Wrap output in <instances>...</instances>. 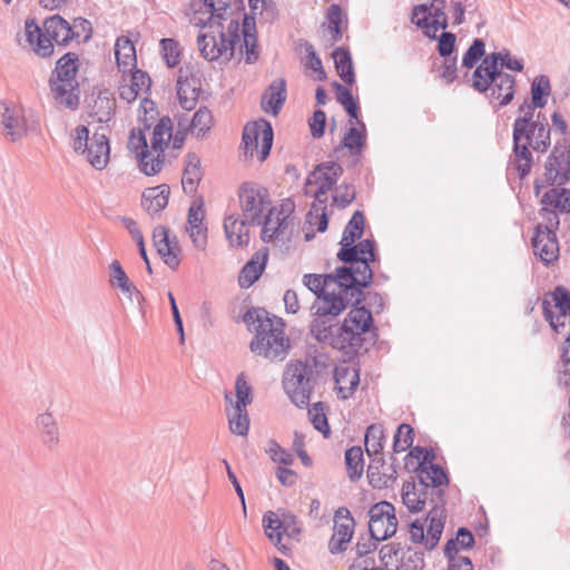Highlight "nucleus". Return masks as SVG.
<instances>
[{
	"mask_svg": "<svg viewBox=\"0 0 570 570\" xmlns=\"http://www.w3.org/2000/svg\"><path fill=\"white\" fill-rule=\"evenodd\" d=\"M115 56L117 66L122 73L131 72L136 69V48L128 37L120 36L117 38L115 43Z\"/></svg>",
	"mask_w": 570,
	"mask_h": 570,
	"instance_id": "c85d7f7f",
	"label": "nucleus"
},
{
	"mask_svg": "<svg viewBox=\"0 0 570 570\" xmlns=\"http://www.w3.org/2000/svg\"><path fill=\"white\" fill-rule=\"evenodd\" d=\"M154 246L164 263L176 271L180 264L181 248L176 236H169V229L163 225H158L153 232Z\"/></svg>",
	"mask_w": 570,
	"mask_h": 570,
	"instance_id": "a211bd4d",
	"label": "nucleus"
},
{
	"mask_svg": "<svg viewBox=\"0 0 570 570\" xmlns=\"http://www.w3.org/2000/svg\"><path fill=\"white\" fill-rule=\"evenodd\" d=\"M24 31L28 43L35 53L41 58L52 56L55 51L53 41L58 46L66 47L72 39H77L80 36L60 14L47 18L43 22V29L35 19H27Z\"/></svg>",
	"mask_w": 570,
	"mask_h": 570,
	"instance_id": "423d86ee",
	"label": "nucleus"
},
{
	"mask_svg": "<svg viewBox=\"0 0 570 570\" xmlns=\"http://www.w3.org/2000/svg\"><path fill=\"white\" fill-rule=\"evenodd\" d=\"M424 478L428 484V488H433L431 494L436 495L438 490H442L441 487H448L450 483L449 475L446 471L438 463L432 462L426 468V472H424Z\"/></svg>",
	"mask_w": 570,
	"mask_h": 570,
	"instance_id": "79ce46f5",
	"label": "nucleus"
},
{
	"mask_svg": "<svg viewBox=\"0 0 570 570\" xmlns=\"http://www.w3.org/2000/svg\"><path fill=\"white\" fill-rule=\"evenodd\" d=\"M312 364L299 360L289 362L283 373V389L289 400L299 409L307 407L315 386Z\"/></svg>",
	"mask_w": 570,
	"mask_h": 570,
	"instance_id": "6e6552de",
	"label": "nucleus"
},
{
	"mask_svg": "<svg viewBox=\"0 0 570 570\" xmlns=\"http://www.w3.org/2000/svg\"><path fill=\"white\" fill-rule=\"evenodd\" d=\"M263 528L269 541L278 543L283 535L299 540L302 528L298 524L297 517L288 511H282L281 517L274 511H267L263 515Z\"/></svg>",
	"mask_w": 570,
	"mask_h": 570,
	"instance_id": "f8f14e48",
	"label": "nucleus"
},
{
	"mask_svg": "<svg viewBox=\"0 0 570 570\" xmlns=\"http://www.w3.org/2000/svg\"><path fill=\"white\" fill-rule=\"evenodd\" d=\"M484 53V41L475 38L462 57V66L466 69H472L482 59Z\"/></svg>",
	"mask_w": 570,
	"mask_h": 570,
	"instance_id": "3c124183",
	"label": "nucleus"
},
{
	"mask_svg": "<svg viewBox=\"0 0 570 570\" xmlns=\"http://www.w3.org/2000/svg\"><path fill=\"white\" fill-rule=\"evenodd\" d=\"M203 75L193 67H185L178 70L177 78V97L180 107L190 111L195 109L203 94Z\"/></svg>",
	"mask_w": 570,
	"mask_h": 570,
	"instance_id": "4468645a",
	"label": "nucleus"
},
{
	"mask_svg": "<svg viewBox=\"0 0 570 570\" xmlns=\"http://www.w3.org/2000/svg\"><path fill=\"white\" fill-rule=\"evenodd\" d=\"M332 57L338 77L344 82L343 86L350 87L355 83V70L352 55L346 47H337L333 50Z\"/></svg>",
	"mask_w": 570,
	"mask_h": 570,
	"instance_id": "2f4dec72",
	"label": "nucleus"
},
{
	"mask_svg": "<svg viewBox=\"0 0 570 570\" xmlns=\"http://www.w3.org/2000/svg\"><path fill=\"white\" fill-rule=\"evenodd\" d=\"M491 98L500 99L498 109L509 105L515 95V78L510 73L498 76V80L491 86Z\"/></svg>",
	"mask_w": 570,
	"mask_h": 570,
	"instance_id": "72a5a7b5",
	"label": "nucleus"
},
{
	"mask_svg": "<svg viewBox=\"0 0 570 570\" xmlns=\"http://www.w3.org/2000/svg\"><path fill=\"white\" fill-rule=\"evenodd\" d=\"M458 56L443 58V61L439 68V78L442 79L446 85L454 82L458 79Z\"/></svg>",
	"mask_w": 570,
	"mask_h": 570,
	"instance_id": "bf43d9fd",
	"label": "nucleus"
},
{
	"mask_svg": "<svg viewBox=\"0 0 570 570\" xmlns=\"http://www.w3.org/2000/svg\"><path fill=\"white\" fill-rule=\"evenodd\" d=\"M230 432L236 435L245 436L249 429V416L245 407L234 406L233 413L228 414Z\"/></svg>",
	"mask_w": 570,
	"mask_h": 570,
	"instance_id": "49530a36",
	"label": "nucleus"
},
{
	"mask_svg": "<svg viewBox=\"0 0 570 570\" xmlns=\"http://www.w3.org/2000/svg\"><path fill=\"white\" fill-rule=\"evenodd\" d=\"M385 442L384 430L379 424H371L366 428L364 435L366 454L372 458L383 452Z\"/></svg>",
	"mask_w": 570,
	"mask_h": 570,
	"instance_id": "4c0bfd02",
	"label": "nucleus"
},
{
	"mask_svg": "<svg viewBox=\"0 0 570 570\" xmlns=\"http://www.w3.org/2000/svg\"><path fill=\"white\" fill-rule=\"evenodd\" d=\"M525 140H533V150L546 153L551 145V128L544 114L538 112L527 128Z\"/></svg>",
	"mask_w": 570,
	"mask_h": 570,
	"instance_id": "5701e85b",
	"label": "nucleus"
},
{
	"mask_svg": "<svg viewBox=\"0 0 570 570\" xmlns=\"http://www.w3.org/2000/svg\"><path fill=\"white\" fill-rule=\"evenodd\" d=\"M268 452L271 454L272 461L283 464L285 466L293 464L294 456L283 449L276 441L269 442Z\"/></svg>",
	"mask_w": 570,
	"mask_h": 570,
	"instance_id": "774afa93",
	"label": "nucleus"
},
{
	"mask_svg": "<svg viewBox=\"0 0 570 570\" xmlns=\"http://www.w3.org/2000/svg\"><path fill=\"white\" fill-rule=\"evenodd\" d=\"M551 296L560 316L570 317V291L563 285H558L551 292Z\"/></svg>",
	"mask_w": 570,
	"mask_h": 570,
	"instance_id": "6e6d98bb",
	"label": "nucleus"
},
{
	"mask_svg": "<svg viewBox=\"0 0 570 570\" xmlns=\"http://www.w3.org/2000/svg\"><path fill=\"white\" fill-rule=\"evenodd\" d=\"M203 178L200 158L196 153L189 151L185 156V168L181 185L186 194H194Z\"/></svg>",
	"mask_w": 570,
	"mask_h": 570,
	"instance_id": "cd10ccee",
	"label": "nucleus"
},
{
	"mask_svg": "<svg viewBox=\"0 0 570 570\" xmlns=\"http://www.w3.org/2000/svg\"><path fill=\"white\" fill-rule=\"evenodd\" d=\"M365 216L362 210H355L344 228L340 243L360 240L364 234Z\"/></svg>",
	"mask_w": 570,
	"mask_h": 570,
	"instance_id": "ea45409f",
	"label": "nucleus"
},
{
	"mask_svg": "<svg viewBox=\"0 0 570 570\" xmlns=\"http://www.w3.org/2000/svg\"><path fill=\"white\" fill-rule=\"evenodd\" d=\"M203 3L208 9L207 11L210 13L209 22L212 21L213 18L226 20L227 10L232 8L230 1L203 0Z\"/></svg>",
	"mask_w": 570,
	"mask_h": 570,
	"instance_id": "0e129e2a",
	"label": "nucleus"
},
{
	"mask_svg": "<svg viewBox=\"0 0 570 570\" xmlns=\"http://www.w3.org/2000/svg\"><path fill=\"white\" fill-rule=\"evenodd\" d=\"M525 132L512 131V158L511 164L520 179L529 176L533 165V156L530 148L533 149V140H525Z\"/></svg>",
	"mask_w": 570,
	"mask_h": 570,
	"instance_id": "6ab92c4d",
	"label": "nucleus"
},
{
	"mask_svg": "<svg viewBox=\"0 0 570 570\" xmlns=\"http://www.w3.org/2000/svg\"><path fill=\"white\" fill-rule=\"evenodd\" d=\"M436 50L440 57H454L456 51V36L453 32L443 31L438 38Z\"/></svg>",
	"mask_w": 570,
	"mask_h": 570,
	"instance_id": "4d7b16f0",
	"label": "nucleus"
},
{
	"mask_svg": "<svg viewBox=\"0 0 570 570\" xmlns=\"http://www.w3.org/2000/svg\"><path fill=\"white\" fill-rule=\"evenodd\" d=\"M460 549L456 537L446 541L443 552L448 559V570H474L471 558L458 556Z\"/></svg>",
	"mask_w": 570,
	"mask_h": 570,
	"instance_id": "c9c22d12",
	"label": "nucleus"
},
{
	"mask_svg": "<svg viewBox=\"0 0 570 570\" xmlns=\"http://www.w3.org/2000/svg\"><path fill=\"white\" fill-rule=\"evenodd\" d=\"M92 92L91 97H94ZM89 117L98 122L106 124L111 120L115 115L116 99L109 89H99L97 97L87 100Z\"/></svg>",
	"mask_w": 570,
	"mask_h": 570,
	"instance_id": "412c9836",
	"label": "nucleus"
},
{
	"mask_svg": "<svg viewBox=\"0 0 570 570\" xmlns=\"http://www.w3.org/2000/svg\"><path fill=\"white\" fill-rule=\"evenodd\" d=\"M236 402L233 404L229 394L225 395L226 401H229L234 406L247 407L253 401L252 386L245 381L244 374L240 373L235 383Z\"/></svg>",
	"mask_w": 570,
	"mask_h": 570,
	"instance_id": "09e8293b",
	"label": "nucleus"
},
{
	"mask_svg": "<svg viewBox=\"0 0 570 570\" xmlns=\"http://www.w3.org/2000/svg\"><path fill=\"white\" fill-rule=\"evenodd\" d=\"M495 78H488L485 69L479 65L473 73H472V87L480 94H485L490 90L493 82H495Z\"/></svg>",
	"mask_w": 570,
	"mask_h": 570,
	"instance_id": "052dcab7",
	"label": "nucleus"
},
{
	"mask_svg": "<svg viewBox=\"0 0 570 570\" xmlns=\"http://www.w3.org/2000/svg\"><path fill=\"white\" fill-rule=\"evenodd\" d=\"M368 534L373 539L385 541L392 538L397 530L395 508L389 501L374 503L368 510Z\"/></svg>",
	"mask_w": 570,
	"mask_h": 570,
	"instance_id": "9b49d317",
	"label": "nucleus"
},
{
	"mask_svg": "<svg viewBox=\"0 0 570 570\" xmlns=\"http://www.w3.org/2000/svg\"><path fill=\"white\" fill-rule=\"evenodd\" d=\"M259 138L262 139V146L258 151V160L265 161L271 154L274 141L273 126L265 118L245 125L242 136L245 156L253 157L254 153L257 151Z\"/></svg>",
	"mask_w": 570,
	"mask_h": 570,
	"instance_id": "9d476101",
	"label": "nucleus"
},
{
	"mask_svg": "<svg viewBox=\"0 0 570 570\" xmlns=\"http://www.w3.org/2000/svg\"><path fill=\"white\" fill-rule=\"evenodd\" d=\"M287 98L286 80L277 78L273 80L262 96L261 106L266 112L277 116Z\"/></svg>",
	"mask_w": 570,
	"mask_h": 570,
	"instance_id": "b1692460",
	"label": "nucleus"
},
{
	"mask_svg": "<svg viewBox=\"0 0 570 570\" xmlns=\"http://www.w3.org/2000/svg\"><path fill=\"white\" fill-rule=\"evenodd\" d=\"M79 70V56L66 52L56 62L49 78V88L55 101L70 110H77L80 105V89L76 76Z\"/></svg>",
	"mask_w": 570,
	"mask_h": 570,
	"instance_id": "0eeeda50",
	"label": "nucleus"
},
{
	"mask_svg": "<svg viewBox=\"0 0 570 570\" xmlns=\"http://www.w3.org/2000/svg\"><path fill=\"white\" fill-rule=\"evenodd\" d=\"M222 21L220 19L213 18L209 22L208 18L202 27H209L213 31L210 33H200L197 37L200 56L208 61H215L224 56L226 61H229L234 57L237 42L227 38Z\"/></svg>",
	"mask_w": 570,
	"mask_h": 570,
	"instance_id": "1a4fd4ad",
	"label": "nucleus"
},
{
	"mask_svg": "<svg viewBox=\"0 0 570 570\" xmlns=\"http://www.w3.org/2000/svg\"><path fill=\"white\" fill-rule=\"evenodd\" d=\"M541 303H542V314H543L544 320L549 323V325L553 332L560 333L566 326V323L562 320L564 317L560 316V314L558 316L554 315L552 307H551V303L548 298H543Z\"/></svg>",
	"mask_w": 570,
	"mask_h": 570,
	"instance_id": "680f3d73",
	"label": "nucleus"
},
{
	"mask_svg": "<svg viewBox=\"0 0 570 570\" xmlns=\"http://www.w3.org/2000/svg\"><path fill=\"white\" fill-rule=\"evenodd\" d=\"M250 332L255 333L249 344L253 353L269 361H283L287 356L289 338L284 332L282 318H272L265 308H248L242 317Z\"/></svg>",
	"mask_w": 570,
	"mask_h": 570,
	"instance_id": "f03ea898",
	"label": "nucleus"
},
{
	"mask_svg": "<svg viewBox=\"0 0 570 570\" xmlns=\"http://www.w3.org/2000/svg\"><path fill=\"white\" fill-rule=\"evenodd\" d=\"M334 191L333 204L338 208H346L355 200L356 191L352 184L343 183Z\"/></svg>",
	"mask_w": 570,
	"mask_h": 570,
	"instance_id": "5fc2aeb1",
	"label": "nucleus"
},
{
	"mask_svg": "<svg viewBox=\"0 0 570 570\" xmlns=\"http://www.w3.org/2000/svg\"><path fill=\"white\" fill-rule=\"evenodd\" d=\"M35 423L45 448L49 451L56 450L60 444V430L55 415L46 411L37 415Z\"/></svg>",
	"mask_w": 570,
	"mask_h": 570,
	"instance_id": "4be33fe9",
	"label": "nucleus"
},
{
	"mask_svg": "<svg viewBox=\"0 0 570 570\" xmlns=\"http://www.w3.org/2000/svg\"><path fill=\"white\" fill-rule=\"evenodd\" d=\"M110 154L109 139L105 132L96 130L91 142L89 144L86 155L88 161L97 169L106 167Z\"/></svg>",
	"mask_w": 570,
	"mask_h": 570,
	"instance_id": "bb28decb",
	"label": "nucleus"
},
{
	"mask_svg": "<svg viewBox=\"0 0 570 570\" xmlns=\"http://www.w3.org/2000/svg\"><path fill=\"white\" fill-rule=\"evenodd\" d=\"M311 134L314 138H321L325 134L326 114L322 109H316L312 118L308 120Z\"/></svg>",
	"mask_w": 570,
	"mask_h": 570,
	"instance_id": "338daca9",
	"label": "nucleus"
},
{
	"mask_svg": "<svg viewBox=\"0 0 570 570\" xmlns=\"http://www.w3.org/2000/svg\"><path fill=\"white\" fill-rule=\"evenodd\" d=\"M431 17L433 20H430L428 16H423L416 19L415 24L421 29H433L434 31L443 29L445 31L449 27V21L444 10L442 8H434Z\"/></svg>",
	"mask_w": 570,
	"mask_h": 570,
	"instance_id": "8fccbe9b",
	"label": "nucleus"
},
{
	"mask_svg": "<svg viewBox=\"0 0 570 570\" xmlns=\"http://www.w3.org/2000/svg\"><path fill=\"white\" fill-rule=\"evenodd\" d=\"M311 422L316 431L323 434L324 438H330L332 434L331 426L326 414L324 413L323 402H316L308 411Z\"/></svg>",
	"mask_w": 570,
	"mask_h": 570,
	"instance_id": "de8ad7c7",
	"label": "nucleus"
},
{
	"mask_svg": "<svg viewBox=\"0 0 570 570\" xmlns=\"http://www.w3.org/2000/svg\"><path fill=\"white\" fill-rule=\"evenodd\" d=\"M268 261V249L255 253L243 266L238 276V284L242 288L253 286L263 274Z\"/></svg>",
	"mask_w": 570,
	"mask_h": 570,
	"instance_id": "393cba45",
	"label": "nucleus"
},
{
	"mask_svg": "<svg viewBox=\"0 0 570 570\" xmlns=\"http://www.w3.org/2000/svg\"><path fill=\"white\" fill-rule=\"evenodd\" d=\"M531 245L534 254L538 255L546 265H550L558 259L559 243L557 234L549 230L547 227L543 229L542 224H538L534 227Z\"/></svg>",
	"mask_w": 570,
	"mask_h": 570,
	"instance_id": "aec40b11",
	"label": "nucleus"
},
{
	"mask_svg": "<svg viewBox=\"0 0 570 570\" xmlns=\"http://www.w3.org/2000/svg\"><path fill=\"white\" fill-rule=\"evenodd\" d=\"M343 173L344 169L341 164L335 160H328L317 164L309 177H314V183L317 186L333 189Z\"/></svg>",
	"mask_w": 570,
	"mask_h": 570,
	"instance_id": "7c9ffc66",
	"label": "nucleus"
},
{
	"mask_svg": "<svg viewBox=\"0 0 570 570\" xmlns=\"http://www.w3.org/2000/svg\"><path fill=\"white\" fill-rule=\"evenodd\" d=\"M355 520L350 510L341 507L335 511L333 534L328 541V551L332 554L345 552L353 538Z\"/></svg>",
	"mask_w": 570,
	"mask_h": 570,
	"instance_id": "dca6fc26",
	"label": "nucleus"
},
{
	"mask_svg": "<svg viewBox=\"0 0 570 570\" xmlns=\"http://www.w3.org/2000/svg\"><path fill=\"white\" fill-rule=\"evenodd\" d=\"M414 441V429L407 423H401L393 439V452L401 453L411 450Z\"/></svg>",
	"mask_w": 570,
	"mask_h": 570,
	"instance_id": "a18cd8bd",
	"label": "nucleus"
},
{
	"mask_svg": "<svg viewBox=\"0 0 570 570\" xmlns=\"http://www.w3.org/2000/svg\"><path fill=\"white\" fill-rule=\"evenodd\" d=\"M347 268L336 267L334 273L305 274L303 284L316 295L311 309L312 336L320 343L346 354H356L363 346V334L374 324L371 312L357 303Z\"/></svg>",
	"mask_w": 570,
	"mask_h": 570,
	"instance_id": "f257e3e1",
	"label": "nucleus"
},
{
	"mask_svg": "<svg viewBox=\"0 0 570 570\" xmlns=\"http://www.w3.org/2000/svg\"><path fill=\"white\" fill-rule=\"evenodd\" d=\"M161 56L169 68H175L180 63L181 49L177 40L173 38H163L160 40Z\"/></svg>",
	"mask_w": 570,
	"mask_h": 570,
	"instance_id": "c03bdc74",
	"label": "nucleus"
},
{
	"mask_svg": "<svg viewBox=\"0 0 570 570\" xmlns=\"http://www.w3.org/2000/svg\"><path fill=\"white\" fill-rule=\"evenodd\" d=\"M537 108L538 107H534V104L524 100L519 106V112L523 114V116H520L514 120L512 131L527 132V128L531 125V121L534 119V112Z\"/></svg>",
	"mask_w": 570,
	"mask_h": 570,
	"instance_id": "603ef678",
	"label": "nucleus"
},
{
	"mask_svg": "<svg viewBox=\"0 0 570 570\" xmlns=\"http://www.w3.org/2000/svg\"><path fill=\"white\" fill-rule=\"evenodd\" d=\"M340 245L341 247L336 256L343 265L338 267L348 269L345 277L352 283L354 294L357 295V303H362L364 289L368 288L374 279V271L371 267V263L379 262L376 242L366 238L357 244L348 242L340 243Z\"/></svg>",
	"mask_w": 570,
	"mask_h": 570,
	"instance_id": "20e7f679",
	"label": "nucleus"
},
{
	"mask_svg": "<svg viewBox=\"0 0 570 570\" xmlns=\"http://www.w3.org/2000/svg\"><path fill=\"white\" fill-rule=\"evenodd\" d=\"M122 223H124L125 227L127 228V230L129 232V234L131 235L132 239L136 242L139 255L146 264V269H147L148 274L151 275L153 274L151 264H150V261L147 255L144 236L138 227V224L132 218H128V217L122 218Z\"/></svg>",
	"mask_w": 570,
	"mask_h": 570,
	"instance_id": "37998d69",
	"label": "nucleus"
},
{
	"mask_svg": "<svg viewBox=\"0 0 570 570\" xmlns=\"http://www.w3.org/2000/svg\"><path fill=\"white\" fill-rule=\"evenodd\" d=\"M428 489L422 487L416 491V484L413 478L405 481L402 487V501L407 510L412 513H419L423 511L428 500Z\"/></svg>",
	"mask_w": 570,
	"mask_h": 570,
	"instance_id": "473e14b6",
	"label": "nucleus"
},
{
	"mask_svg": "<svg viewBox=\"0 0 570 570\" xmlns=\"http://www.w3.org/2000/svg\"><path fill=\"white\" fill-rule=\"evenodd\" d=\"M169 196L170 187L167 184L146 188L141 195V206L150 215L159 214L167 207Z\"/></svg>",
	"mask_w": 570,
	"mask_h": 570,
	"instance_id": "a878e982",
	"label": "nucleus"
},
{
	"mask_svg": "<svg viewBox=\"0 0 570 570\" xmlns=\"http://www.w3.org/2000/svg\"><path fill=\"white\" fill-rule=\"evenodd\" d=\"M366 474L370 485L379 490L391 487V479L394 478L392 473H382L379 465L374 463L368 464Z\"/></svg>",
	"mask_w": 570,
	"mask_h": 570,
	"instance_id": "864d4df0",
	"label": "nucleus"
},
{
	"mask_svg": "<svg viewBox=\"0 0 570 570\" xmlns=\"http://www.w3.org/2000/svg\"><path fill=\"white\" fill-rule=\"evenodd\" d=\"M431 502L433 503V507L428 512L425 518V521H429L425 549L429 551L433 550L438 546L444 529L446 519V513L444 509L445 491L438 490L436 501L432 499Z\"/></svg>",
	"mask_w": 570,
	"mask_h": 570,
	"instance_id": "f3484780",
	"label": "nucleus"
},
{
	"mask_svg": "<svg viewBox=\"0 0 570 570\" xmlns=\"http://www.w3.org/2000/svg\"><path fill=\"white\" fill-rule=\"evenodd\" d=\"M544 181L548 186L563 187L570 180V145L561 149L556 145L544 164Z\"/></svg>",
	"mask_w": 570,
	"mask_h": 570,
	"instance_id": "2eb2a0df",
	"label": "nucleus"
},
{
	"mask_svg": "<svg viewBox=\"0 0 570 570\" xmlns=\"http://www.w3.org/2000/svg\"><path fill=\"white\" fill-rule=\"evenodd\" d=\"M334 381L337 384L336 393L338 399L347 400L354 394L360 384V370L350 367L336 368Z\"/></svg>",
	"mask_w": 570,
	"mask_h": 570,
	"instance_id": "c756f323",
	"label": "nucleus"
},
{
	"mask_svg": "<svg viewBox=\"0 0 570 570\" xmlns=\"http://www.w3.org/2000/svg\"><path fill=\"white\" fill-rule=\"evenodd\" d=\"M173 136V122L169 116H164L154 127L151 148L164 159V151Z\"/></svg>",
	"mask_w": 570,
	"mask_h": 570,
	"instance_id": "f704fd0d",
	"label": "nucleus"
},
{
	"mask_svg": "<svg viewBox=\"0 0 570 570\" xmlns=\"http://www.w3.org/2000/svg\"><path fill=\"white\" fill-rule=\"evenodd\" d=\"M213 122L214 117L212 111L205 106L200 107L190 119L193 134L196 138H204L209 132Z\"/></svg>",
	"mask_w": 570,
	"mask_h": 570,
	"instance_id": "a19ab883",
	"label": "nucleus"
},
{
	"mask_svg": "<svg viewBox=\"0 0 570 570\" xmlns=\"http://www.w3.org/2000/svg\"><path fill=\"white\" fill-rule=\"evenodd\" d=\"M3 127L6 129V136L12 142L21 139L27 132L24 120L18 114L11 117L9 121L4 122Z\"/></svg>",
	"mask_w": 570,
	"mask_h": 570,
	"instance_id": "13d9d810",
	"label": "nucleus"
},
{
	"mask_svg": "<svg viewBox=\"0 0 570 570\" xmlns=\"http://www.w3.org/2000/svg\"><path fill=\"white\" fill-rule=\"evenodd\" d=\"M130 281L126 272L124 271L119 261L115 259L109 265V284L111 287L118 288L126 286L127 282Z\"/></svg>",
	"mask_w": 570,
	"mask_h": 570,
	"instance_id": "69168bd1",
	"label": "nucleus"
},
{
	"mask_svg": "<svg viewBox=\"0 0 570 570\" xmlns=\"http://www.w3.org/2000/svg\"><path fill=\"white\" fill-rule=\"evenodd\" d=\"M531 102L534 107L543 108L547 105L548 98L551 95L550 79L546 75L537 76L530 88Z\"/></svg>",
	"mask_w": 570,
	"mask_h": 570,
	"instance_id": "58836bf2",
	"label": "nucleus"
},
{
	"mask_svg": "<svg viewBox=\"0 0 570 570\" xmlns=\"http://www.w3.org/2000/svg\"><path fill=\"white\" fill-rule=\"evenodd\" d=\"M502 52H492L483 58L480 63L487 71L488 78L493 77L498 80V76L504 73L501 68Z\"/></svg>",
	"mask_w": 570,
	"mask_h": 570,
	"instance_id": "e2e57ef3",
	"label": "nucleus"
},
{
	"mask_svg": "<svg viewBox=\"0 0 570 570\" xmlns=\"http://www.w3.org/2000/svg\"><path fill=\"white\" fill-rule=\"evenodd\" d=\"M337 102L343 107L350 117L351 127L345 132L341 142L333 149L330 157L336 156L343 149H347L353 158L352 167L361 163L364 149L367 145V130L365 122L361 117V107L358 100L353 96L350 88L337 81L332 82Z\"/></svg>",
	"mask_w": 570,
	"mask_h": 570,
	"instance_id": "39448f33",
	"label": "nucleus"
},
{
	"mask_svg": "<svg viewBox=\"0 0 570 570\" xmlns=\"http://www.w3.org/2000/svg\"><path fill=\"white\" fill-rule=\"evenodd\" d=\"M140 120L144 122V126L142 128H138V134L136 135L135 128L130 130L128 149L136 154L139 169L147 176H154L161 170L164 159L160 158V155H157L151 163L147 160L150 153L145 132L150 129L151 124L148 121L147 117L140 118Z\"/></svg>",
	"mask_w": 570,
	"mask_h": 570,
	"instance_id": "ddd939ff",
	"label": "nucleus"
},
{
	"mask_svg": "<svg viewBox=\"0 0 570 570\" xmlns=\"http://www.w3.org/2000/svg\"><path fill=\"white\" fill-rule=\"evenodd\" d=\"M345 466L352 482L361 479L364 471V458L361 446L353 445L345 451Z\"/></svg>",
	"mask_w": 570,
	"mask_h": 570,
	"instance_id": "e433bc0d",
	"label": "nucleus"
},
{
	"mask_svg": "<svg viewBox=\"0 0 570 570\" xmlns=\"http://www.w3.org/2000/svg\"><path fill=\"white\" fill-rule=\"evenodd\" d=\"M238 198L244 219L238 222L234 216H228L224 222V229L230 244L240 247L249 242L247 224L259 226L262 218L265 217L264 212L268 213V209L274 207L267 188L253 183L246 181L240 185Z\"/></svg>",
	"mask_w": 570,
	"mask_h": 570,
	"instance_id": "7ed1b4c3",
	"label": "nucleus"
}]
</instances>
